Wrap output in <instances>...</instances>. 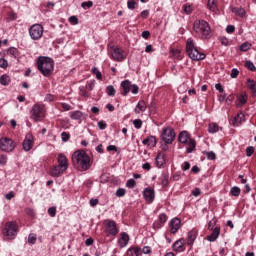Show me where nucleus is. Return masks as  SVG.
I'll return each instance as SVG.
<instances>
[{
  "label": "nucleus",
  "instance_id": "nucleus-13",
  "mask_svg": "<svg viewBox=\"0 0 256 256\" xmlns=\"http://www.w3.org/2000/svg\"><path fill=\"white\" fill-rule=\"evenodd\" d=\"M169 227L170 233L175 235V233L181 229V220L179 218H173L169 223Z\"/></svg>",
  "mask_w": 256,
  "mask_h": 256
},
{
  "label": "nucleus",
  "instance_id": "nucleus-46",
  "mask_svg": "<svg viewBox=\"0 0 256 256\" xmlns=\"http://www.w3.org/2000/svg\"><path fill=\"white\" fill-rule=\"evenodd\" d=\"M133 125L135 129H141V127H143V121L141 119H135Z\"/></svg>",
  "mask_w": 256,
  "mask_h": 256
},
{
  "label": "nucleus",
  "instance_id": "nucleus-31",
  "mask_svg": "<svg viewBox=\"0 0 256 256\" xmlns=\"http://www.w3.org/2000/svg\"><path fill=\"white\" fill-rule=\"evenodd\" d=\"M207 7L213 13H217V0H208Z\"/></svg>",
  "mask_w": 256,
  "mask_h": 256
},
{
  "label": "nucleus",
  "instance_id": "nucleus-32",
  "mask_svg": "<svg viewBox=\"0 0 256 256\" xmlns=\"http://www.w3.org/2000/svg\"><path fill=\"white\" fill-rule=\"evenodd\" d=\"M9 83H11V77H9V75H7V74H3L0 77V84L3 85L4 87H7V85H9Z\"/></svg>",
  "mask_w": 256,
  "mask_h": 256
},
{
  "label": "nucleus",
  "instance_id": "nucleus-19",
  "mask_svg": "<svg viewBox=\"0 0 256 256\" xmlns=\"http://www.w3.org/2000/svg\"><path fill=\"white\" fill-rule=\"evenodd\" d=\"M129 243V234L126 232H122L120 234V239L118 240L119 247L123 249L124 247H127Z\"/></svg>",
  "mask_w": 256,
  "mask_h": 256
},
{
  "label": "nucleus",
  "instance_id": "nucleus-45",
  "mask_svg": "<svg viewBox=\"0 0 256 256\" xmlns=\"http://www.w3.org/2000/svg\"><path fill=\"white\" fill-rule=\"evenodd\" d=\"M36 242H37V236L35 234H29L28 243H30V245H35Z\"/></svg>",
  "mask_w": 256,
  "mask_h": 256
},
{
  "label": "nucleus",
  "instance_id": "nucleus-49",
  "mask_svg": "<svg viewBox=\"0 0 256 256\" xmlns=\"http://www.w3.org/2000/svg\"><path fill=\"white\" fill-rule=\"evenodd\" d=\"M48 214L50 215V217H55V215H57V207L52 206L48 208Z\"/></svg>",
  "mask_w": 256,
  "mask_h": 256
},
{
  "label": "nucleus",
  "instance_id": "nucleus-39",
  "mask_svg": "<svg viewBox=\"0 0 256 256\" xmlns=\"http://www.w3.org/2000/svg\"><path fill=\"white\" fill-rule=\"evenodd\" d=\"M160 180L162 187H167L169 185V175L162 174Z\"/></svg>",
  "mask_w": 256,
  "mask_h": 256
},
{
  "label": "nucleus",
  "instance_id": "nucleus-27",
  "mask_svg": "<svg viewBox=\"0 0 256 256\" xmlns=\"http://www.w3.org/2000/svg\"><path fill=\"white\" fill-rule=\"evenodd\" d=\"M165 165V154L159 152L156 157V167H163Z\"/></svg>",
  "mask_w": 256,
  "mask_h": 256
},
{
  "label": "nucleus",
  "instance_id": "nucleus-35",
  "mask_svg": "<svg viewBox=\"0 0 256 256\" xmlns=\"http://www.w3.org/2000/svg\"><path fill=\"white\" fill-rule=\"evenodd\" d=\"M230 195L232 197H239V195H241V188L234 186L230 189Z\"/></svg>",
  "mask_w": 256,
  "mask_h": 256
},
{
  "label": "nucleus",
  "instance_id": "nucleus-30",
  "mask_svg": "<svg viewBox=\"0 0 256 256\" xmlns=\"http://www.w3.org/2000/svg\"><path fill=\"white\" fill-rule=\"evenodd\" d=\"M7 55H9L10 57H13V59H17V57H19V50L15 47H10L7 50Z\"/></svg>",
  "mask_w": 256,
  "mask_h": 256
},
{
  "label": "nucleus",
  "instance_id": "nucleus-26",
  "mask_svg": "<svg viewBox=\"0 0 256 256\" xmlns=\"http://www.w3.org/2000/svg\"><path fill=\"white\" fill-rule=\"evenodd\" d=\"M142 143L143 145H148V147H157V138L155 136H148Z\"/></svg>",
  "mask_w": 256,
  "mask_h": 256
},
{
  "label": "nucleus",
  "instance_id": "nucleus-40",
  "mask_svg": "<svg viewBox=\"0 0 256 256\" xmlns=\"http://www.w3.org/2000/svg\"><path fill=\"white\" fill-rule=\"evenodd\" d=\"M219 131V126L215 123L209 124L208 133H217Z\"/></svg>",
  "mask_w": 256,
  "mask_h": 256
},
{
  "label": "nucleus",
  "instance_id": "nucleus-54",
  "mask_svg": "<svg viewBox=\"0 0 256 256\" xmlns=\"http://www.w3.org/2000/svg\"><path fill=\"white\" fill-rule=\"evenodd\" d=\"M253 153H255V148L253 146H250L246 149V155L247 157H251V155H253Z\"/></svg>",
  "mask_w": 256,
  "mask_h": 256
},
{
  "label": "nucleus",
  "instance_id": "nucleus-25",
  "mask_svg": "<svg viewBox=\"0 0 256 256\" xmlns=\"http://www.w3.org/2000/svg\"><path fill=\"white\" fill-rule=\"evenodd\" d=\"M146 110H147V104L145 103V100H140L134 109L137 115H139L140 113H145Z\"/></svg>",
  "mask_w": 256,
  "mask_h": 256
},
{
  "label": "nucleus",
  "instance_id": "nucleus-37",
  "mask_svg": "<svg viewBox=\"0 0 256 256\" xmlns=\"http://www.w3.org/2000/svg\"><path fill=\"white\" fill-rule=\"evenodd\" d=\"M106 93L108 97H115V93H117V91L115 90V87H113V85H108L106 87Z\"/></svg>",
  "mask_w": 256,
  "mask_h": 256
},
{
  "label": "nucleus",
  "instance_id": "nucleus-15",
  "mask_svg": "<svg viewBox=\"0 0 256 256\" xmlns=\"http://www.w3.org/2000/svg\"><path fill=\"white\" fill-rule=\"evenodd\" d=\"M58 166L63 169L66 170L69 168V161L67 160V156L63 155V154H59L58 156Z\"/></svg>",
  "mask_w": 256,
  "mask_h": 256
},
{
  "label": "nucleus",
  "instance_id": "nucleus-8",
  "mask_svg": "<svg viewBox=\"0 0 256 256\" xmlns=\"http://www.w3.org/2000/svg\"><path fill=\"white\" fill-rule=\"evenodd\" d=\"M3 235L7 237V239H15L17 236V223L7 222L3 229Z\"/></svg>",
  "mask_w": 256,
  "mask_h": 256
},
{
  "label": "nucleus",
  "instance_id": "nucleus-17",
  "mask_svg": "<svg viewBox=\"0 0 256 256\" xmlns=\"http://www.w3.org/2000/svg\"><path fill=\"white\" fill-rule=\"evenodd\" d=\"M219 235H221V227H215L212 230V233L207 236V241L213 243L214 241H217V239H219Z\"/></svg>",
  "mask_w": 256,
  "mask_h": 256
},
{
  "label": "nucleus",
  "instance_id": "nucleus-10",
  "mask_svg": "<svg viewBox=\"0 0 256 256\" xmlns=\"http://www.w3.org/2000/svg\"><path fill=\"white\" fill-rule=\"evenodd\" d=\"M16 145L15 141L11 138H1L0 139V149L1 151H4L5 153H11V151H14Z\"/></svg>",
  "mask_w": 256,
  "mask_h": 256
},
{
  "label": "nucleus",
  "instance_id": "nucleus-5",
  "mask_svg": "<svg viewBox=\"0 0 256 256\" xmlns=\"http://www.w3.org/2000/svg\"><path fill=\"white\" fill-rule=\"evenodd\" d=\"M45 113V105L36 103L31 109L30 117L35 123H39V121H43L45 119Z\"/></svg>",
  "mask_w": 256,
  "mask_h": 256
},
{
  "label": "nucleus",
  "instance_id": "nucleus-6",
  "mask_svg": "<svg viewBox=\"0 0 256 256\" xmlns=\"http://www.w3.org/2000/svg\"><path fill=\"white\" fill-rule=\"evenodd\" d=\"M175 130L172 127L163 128L161 133V140L165 145H171L175 141Z\"/></svg>",
  "mask_w": 256,
  "mask_h": 256
},
{
  "label": "nucleus",
  "instance_id": "nucleus-36",
  "mask_svg": "<svg viewBox=\"0 0 256 256\" xmlns=\"http://www.w3.org/2000/svg\"><path fill=\"white\" fill-rule=\"evenodd\" d=\"M247 87L252 91V93H256V81L248 79L247 80Z\"/></svg>",
  "mask_w": 256,
  "mask_h": 256
},
{
  "label": "nucleus",
  "instance_id": "nucleus-7",
  "mask_svg": "<svg viewBox=\"0 0 256 256\" xmlns=\"http://www.w3.org/2000/svg\"><path fill=\"white\" fill-rule=\"evenodd\" d=\"M104 232L108 235V237H115L119 234V228H117V222L114 220H104Z\"/></svg>",
  "mask_w": 256,
  "mask_h": 256
},
{
  "label": "nucleus",
  "instance_id": "nucleus-23",
  "mask_svg": "<svg viewBox=\"0 0 256 256\" xmlns=\"http://www.w3.org/2000/svg\"><path fill=\"white\" fill-rule=\"evenodd\" d=\"M195 239H197V230L192 229L187 234V245H193V243H195Z\"/></svg>",
  "mask_w": 256,
  "mask_h": 256
},
{
  "label": "nucleus",
  "instance_id": "nucleus-50",
  "mask_svg": "<svg viewBox=\"0 0 256 256\" xmlns=\"http://www.w3.org/2000/svg\"><path fill=\"white\" fill-rule=\"evenodd\" d=\"M0 67L1 69H7L9 67V62L5 58H0Z\"/></svg>",
  "mask_w": 256,
  "mask_h": 256
},
{
  "label": "nucleus",
  "instance_id": "nucleus-11",
  "mask_svg": "<svg viewBox=\"0 0 256 256\" xmlns=\"http://www.w3.org/2000/svg\"><path fill=\"white\" fill-rule=\"evenodd\" d=\"M110 55L113 59V61H123L125 59V52L123 49L117 46H111L110 47Z\"/></svg>",
  "mask_w": 256,
  "mask_h": 256
},
{
  "label": "nucleus",
  "instance_id": "nucleus-16",
  "mask_svg": "<svg viewBox=\"0 0 256 256\" xmlns=\"http://www.w3.org/2000/svg\"><path fill=\"white\" fill-rule=\"evenodd\" d=\"M121 87L123 89V92H121V95H123V97H126V95H129V93L131 92V81L129 80H124L121 82Z\"/></svg>",
  "mask_w": 256,
  "mask_h": 256
},
{
  "label": "nucleus",
  "instance_id": "nucleus-56",
  "mask_svg": "<svg viewBox=\"0 0 256 256\" xmlns=\"http://www.w3.org/2000/svg\"><path fill=\"white\" fill-rule=\"evenodd\" d=\"M163 225H165V224L161 223L160 220L157 219V220L153 223V228H154V229H161V227H163Z\"/></svg>",
  "mask_w": 256,
  "mask_h": 256
},
{
  "label": "nucleus",
  "instance_id": "nucleus-48",
  "mask_svg": "<svg viewBox=\"0 0 256 256\" xmlns=\"http://www.w3.org/2000/svg\"><path fill=\"white\" fill-rule=\"evenodd\" d=\"M206 157L207 159H209L210 161H215V159H217V155L215 154V152L210 151L206 153Z\"/></svg>",
  "mask_w": 256,
  "mask_h": 256
},
{
  "label": "nucleus",
  "instance_id": "nucleus-24",
  "mask_svg": "<svg viewBox=\"0 0 256 256\" xmlns=\"http://www.w3.org/2000/svg\"><path fill=\"white\" fill-rule=\"evenodd\" d=\"M64 171H67V170H63V168H61V166L59 165L53 166L50 171V175L51 177H61Z\"/></svg>",
  "mask_w": 256,
  "mask_h": 256
},
{
  "label": "nucleus",
  "instance_id": "nucleus-34",
  "mask_svg": "<svg viewBox=\"0 0 256 256\" xmlns=\"http://www.w3.org/2000/svg\"><path fill=\"white\" fill-rule=\"evenodd\" d=\"M92 75L96 76V79H98V81H103V75L101 74V71H99V69L97 67H93L91 70Z\"/></svg>",
  "mask_w": 256,
  "mask_h": 256
},
{
  "label": "nucleus",
  "instance_id": "nucleus-1",
  "mask_svg": "<svg viewBox=\"0 0 256 256\" xmlns=\"http://www.w3.org/2000/svg\"><path fill=\"white\" fill-rule=\"evenodd\" d=\"M72 163L79 171H88L91 167V157L85 150H77L72 154Z\"/></svg>",
  "mask_w": 256,
  "mask_h": 256
},
{
  "label": "nucleus",
  "instance_id": "nucleus-29",
  "mask_svg": "<svg viewBox=\"0 0 256 256\" xmlns=\"http://www.w3.org/2000/svg\"><path fill=\"white\" fill-rule=\"evenodd\" d=\"M83 118V112L76 110L70 113V119H73L74 121H80V119Z\"/></svg>",
  "mask_w": 256,
  "mask_h": 256
},
{
  "label": "nucleus",
  "instance_id": "nucleus-61",
  "mask_svg": "<svg viewBox=\"0 0 256 256\" xmlns=\"http://www.w3.org/2000/svg\"><path fill=\"white\" fill-rule=\"evenodd\" d=\"M98 127L99 129H101V131L107 129V123H105V121L101 120L98 122Z\"/></svg>",
  "mask_w": 256,
  "mask_h": 256
},
{
  "label": "nucleus",
  "instance_id": "nucleus-9",
  "mask_svg": "<svg viewBox=\"0 0 256 256\" xmlns=\"http://www.w3.org/2000/svg\"><path fill=\"white\" fill-rule=\"evenodd\" d=\"M44 31L41 24H34L29 28V35L33 41H39L43 37Z\"/></svg>",
  "mask_w": 256,
  "mask_h": 256
},
{
  "label": "nucleus",
  "instance_id": "nucleus-38",
  "mask_svg": "<svg viewBox=\"0 0 256 256\" xmlns=\"http://www.w3.org/2000/svg\"><path fill=\"white\" fill-rule=\"evenodd\" d=\"M238 102L240 107L245 105V103H247V93H242L240 96H238Z\"/></svg>",
  "mask_w": 256,
  "mask_h": 256
},
{
  "label": "nucleus",
  "instance_id": "nucleus-33",
  "mask_svg": "<svg viewBox=\"0 0 256 256\" xmlns=\"http://www.w3.org/2000/svg\"><path fill=\"white\" fill-rule=\"evenodd\" d=\"M231 11L232 13H235V15H238V17H245V9L243 8L232 7Z\"/></svg>",
  "mask_w": 256,
  "mask_h": 256
},
{
  "label": "nucleus",
  "instance_id": "nucleus-43",
  "mask_svg": "<svg viewBox=\"0 0 256 256\" xmlns=\"http://www.w3.org/2000/svg\"><path fill=\"white\" fill-rule=\"evenodd\" d=\"M135 185H137V182L135 181V179L131 178L126 182V187H128V189H133L135 188Z\"/></svg>",
  "mask_w": 256,
  "mask_h": 256
},
{
  "label": "nucleus",
  "instance_id": "nucleus-60",
  "mask_svg": "<svg viewBox=\"0 0 256 256\" xmlns=\"http://www.w3.org/2000/svg\"><path fill=\"white\" fill-rule=\"evenodd\" d=\"M61 137H62V141H63L64 143H66V141H67L68 139H70L71 135H69V133H67V132H62V133H61Z\"/></svg>",
  "mask_w": 256,
  "mask_h": 256
},
{
  "label": "nucleus",
  "instance_id": "nucleus-58",
  "mask_svg": "<svg viewBox=\"0 0 256 256\" xmlns=\"http://www.w3.org/2000/svg\"><path fill=\"white\" fill-rule=\"evenodd\" d=\"M135 5H137V3L134 0H128L127 2L128 9H131V10L135 9Z\"/></svg>",
  "mask_w": 256,
  "mask_h": 256
},
{
  "label": "nucleus",
  "instance_id": "nucleus-52",
  "mask_svg": "<svg viewBox=\"0 0 256 256\" xmlns=\"http://www.w3.org/2000/svg\"><path fill=\"white\" fill-rule=\"evenodd\" d=\"M81 7L83 9H85V7H87L88 9H91V7H93V1L82 2Z\"/></svg>",
  "mask_w": 256,
  "mask_h": 256
},
{
  "label": "nucleus",
  "instance_id": "nucleus-59",
  "mask_svg": "<svg viewBox=\"0 0 256 256\" xmlns=\"http://www.w3.org/2000/svg\"><path fill=\"white\" fill-rule=\"evenodd\" d=\"M0 165H7V155L5 154L0 155Z\"/></svg>",
  "mask_w": 256,
  "mask_h": 256
},
{
  "label": "nucleus",
  "instance_id": "nucleus-63",
  "mask_svg": "<svg viewBox=\"0 0 256 256\" xmlns=\"http://www.w3.org/2000/svg\"><path fill=\"white\" fill-rule=\"evenodd\" d=\"M172 53L176 59H181V51L180 50H173Z\"/></svg>",
  "mask_w": 256,
  "mask_h": 256
},
{
  "label": "nucleus",
  "instance_id": "nucleus-57",
  "mask_svg": "<svg viewBox=\"0 0 256 256\" xmlns=\"http://www.w3.org/2000/svg\"><path fill=\"white\" fill-rule=\"evenodd\" d=\"M163 225H165V224L161 223L160 220L157 219V220L153 223V228H154V229H161V227H163Z\"/></svg>",
  "mask_w": 256,
  "mask_h": 256
},
{
  "label": "nucleus",
  "instance_id": "nucleus-14",
  "mask_svg": "<svg viewBox=\"0 0 256 256\" xmlns=\"http://www.w3.org/2000/svg\"><path fill=\"white\" fill-rule=\"evenodd\" d=\"M33 135L28 134L26 135L23 143H22V147L24 149V151H31L33 149Z\"/></svg>",
  "mask_w": 256,
  "mask_h": 256
},
{
  "label": "nucleus",
  "instance_id": "nucleus-18",
  "mask_svg": "<svg viewBox=\"0 0 256 256\" xmlns=\"http://www.w3.org/2000/svg\"><path fill=\"white\" fill-rule=\"evenodd\" d=\"M191 139H193V138L191 137V134H189V132H187V131H182L178 135V141H179V143H182L183 145H186V143L188 141H190Z\"/></svg>",
  "mask_w": 256,
  "mask_h": 256
},
{
  "label": "nucleus",
  "instance_id": "nucleus-2",
  "mask_svg": "<svg viewBox=\"0 0 256 256\" xmlns=\"http://www.w3.org/2000/svg\"><path fill=\"white\" fill-rule=\"evenodd\" d=\"M37 69L44 77H51L55 69V62L50 57L40 56L37 59Z\"/></svg>",
  "mask_w": 256,
  "mask_h": 256
},
{
  "label": "nucleus",
  "instance_id": "nucleus-44",
  "mask_svg": "<svg viewBox=\"0 0 256 256\" xmlns=\"http://www.w3.org/2000/svg\"><path fill=\"white\" fill-rule=\"evenodd\" d=\"M245 67L246 69H249V71H256L255 64L249 60L245 62Z\"/></svg>",
  "mask_w": 256,
  "mask_h": 256
},
{
  "label": "nucleus",
  "instance_id": "nucleus-53",
  "mask_svg": "<svg viewBox=\"0 0 256 256\" xmlns=\"http://www.w3.org/2000/svg\"><path fill=\"white\" fill-rule=\"evenodd\" d=\"M230 76L232 79H237V77H239V70L237 68H233Z\"/></svg>",
  "mask_w": 256,
  "mask_h": 256
},
{
  "label": "nucleus",
  "instance_id": "nucleus-22",
  "mask_svg": "<svg viewBox=\"0 0 256 256\" xmlns=\"http://www.w3.org/2000/svg\"><path fill=\"white\" fill-rule=\"evenodd\" d=\"M187 147H186V153H193L197 150V141H195V139H190L187 143H186Z\"/></svg>",
  "mask_w": 256,
  "mask_h": 256
},
{
  "label": "nucleus",
  "instance_id": "nucleus-55",
  "mask_svg": "<svg viewBox=\"0 0 256 256\" xmlns=\"http://www.w3.org/2000/svg\"><path fill=\"white\" fill-rule=\"evenodd\" d=\"M69 22L73 23L74 25H79V18H77V16H70Z\"/></svg>",
  "mask_w": 256,
  "mask_h": 256
},
{
  "label": "nucleus",
  "instance_id": "nucleus-62",
  "mask_svg": "<svg viewBox=\"0 0 256 256\" xmlns=\"http://www.w3.org/2000/svg\"><path fill=\"white\" fill-rule=\"evenodd\" d=\"M219 41L221 42L222 45H224L225 47H227L229 45V39L225 38V37H220Z\"/></svg>",
  "mask_w": 256,
  "mask_h": 256
},
{
  "label": "nucleus",
  "instance_id": "nucleus-3",
  "mask_svg": "<svg viewBox=\"0 0 256 256\" xmlns=\"http://www.w3.org/2000/svg\"><path fill=\"white\" fill-rule=\"evenodd\" d=\"M193 30L201 39H210L211 37V26L205 20L194 21Z\"/></svg>",
  "mask_w": 256,
  "mask_h": 256
},
{
  "label": "nucleus",
  "instance_id": "nucleus-42",
  "mask_svg": "<svg viewBox=\"0 0 256 256\" xmlns=\"http://www.w3.org/2000/svg\"><path fill=\"white\" fill-rule=\"evenodd\" d=\"M251 49V43L249 42H244L240 45V51H249Z\"/></svg>",
  "mask_w": 256,
  "mask_h": 256
},
{
  "label": "nucleus",
  "instance_id": "nucleus-51",
  "mask_svg": "<svg viewBox=\"0 0 256 256\" xmlns=\"http://www.w3.org/2000/svg\"><path fill=\"white\" fill-rule=\"evenodd\" d=\"M126 193H127V190H125L124 188H119L116 191V197H125Z\"/></svg>",
  "mask_w": 256,
  "mask_h": 256
},
{
  "label": "nucleus",
  "instance_id": "nucleus-64",
  "mask_svg": "<svg viewBox=\"0 0 256 256\" xmlns=\"http://www.w3.org/2000/svg\"><path fill=\"white\" fill-rule=\"evenodd\" d=\"M226 33H235V26L234 25L227 26Z\"/></svg>",
  "mask_w": 256,
  "mask_h": 256
},
{
  "label": "nucleus",
  "instance_id": "nucleus-21",
  "mask_svg": "<svg viewBox=\"0 0 256 256\" xmlns=\"http://www.w3.org/2000/svg\"><path fill=\"white\" fill-rule=\"evenodd\" d=\"M243 121H245V114H243V112H239L237 116L233 118L232 123L234 127H239Z\"/></svg>",
  "mask_w": 256,
  "mask_h": 256
},
{
  "label": "nucleus",
  "instance_id": "nucleus-47",
  "mask_svg": "<svg viewBox=\"0 0 256 256\" xmlns=\"http://www.w3.org/2000/svg\"><path fill=\"white\" fill-rule=\"evenodd\" d=\"M167 214L165 213H161L159 216H158V221H160L162 224L165 225V223H167Z\"/></svg>",
  "mask_w": 256,
  "mask_h": 256
},
{
  "label": "nucleus",
  "instance_id": "nucleus-28",
  "mask_svg": "<svg viewBox=\"0 0 256 256\" xmlns=\"http://www.w3.org/2000/svg\"><path fill=\"white\" fill-rule=\"evenodd\" d=\"M141 255V248L139 247H132L127 250V256H140Z\"/></svg>",
  "mask_w": 256,
  "mask_h": 256
},
{
  "label": "nucleus",
  "instance_id": "nucleus-4",
  "mask_svg": "<svg viewBox=\"0 0 256 256\" xmlns=\"http://www.w3.org/2000/svg\"><path fill=\"white\" fill-rule=\"evenodd\" d=\"M186 53L192 61H203V59H205V54L199 52V50L195 48V43L191 38L186 42Z\"/></svg>",
  "mask_w": 256,
  "mask_h": 256
},
{
  "label": "nucleus",
  "instance_id": "nucleus-41",
  "mask_svg": "<svg viewBox=\"0 0 256 256\" xmlns=\"http://www.w3.org/2000/svg\"><path fill=\"white\" fill-rule=\"evenodd\" d=\"M183 11L186 15H191V13H193V6H191L190 4H185L183 6Z\"/></svg>",
  "mask_w": 256,
  "mask_h": 256
},
{
  "label": "nucleus",
  "instance_id": "nucleus-12",
  "mask_svg": "<svg viewBox=\"0 0 256 256\" xmlns=\"http://www.w3.org/2000/svg\"><path fill=\"white\" fill-rule=\"evenodd\" d=\"M143 197L146 202L153 203V201H155V190L153 188H145L143 191Z\"/></svg>",
  "mask_w": 256,
  "mask_h": 256
},
{
  "label": "nucleus",
  "instance_id": "nucleus-20",
  "mask_svg": "<svg viewBox=\"0 0 256 256\" xmlns=\"http://www.w3.org/2000/svg\"><path fill=\"white\" fill-rule=\"evenodd\" d=\"M184 246H185V239L181 238L176 242H174L172 249L173 251H177L178 253H181V251H184V248H183Z\"/></svg>",
  "mask_w": 256,
  "mask_h": 256
}]
</instances>
